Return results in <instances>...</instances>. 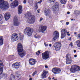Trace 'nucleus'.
<instances>
[{"label":"nucleus","mask_w":80,"mask_h":80,"mask_svg":"<svg viewBox=\"0 0 80 80\" xmlns=\"http://www.w3.org/2000/svg\"><path fill=\"white\" fill-rule=\"evenodd\" d=\"M17 49L18 51V54L20 57L22 58L26 54L25 52L23 49L22 45L20 43L18 44Z\"/></svg>","instance_id":"nucleus-1"},{"label":"nucleus","mask_w":80,"mask_h":80,"mask_svg":"<svg viewBox=\"0 0 80 80\" xmlns=\"http://www.w3.org/2000/svg\"><path fill=\"white\" fill-rule=\"evenodd\" d=\"M28 17L27 22L30 24H33L35 22V17L34 15H31L30 12L27 13V15H25Z\"/></svg>","instance_id":"nucleus-2"},{"label":"nucleus","mask_w":80,"mask_h":80,"mask_svg":"<svg viewBox=\"0 0 80 80\" xmlns=\"http://www.w3.org/2000/svg\"><path fill=\"white\" fill-rule=\"evenodd\" d=\"M10 7L8 3L7 2L3 1V0H0V8L3 10H5L6 9Z\"/></svg>","instance_id":"nucleus-3"},{"label":"nucleus","mask_w":80,"mask_h":80,"mask_svg":"<svg viewBox=\"0 0 80 80\" xmlns=\"http://www.w3.org/2000/svg\"><path fill=\"white\" fill-rule=\"evenodd\" d=\"M33 32V29L30 27H27L25 28L24 33L28 37L32 36Z\"/></svg>","instance_id":"nucleus-4"},{"label":"nucleus","mask_w":80,"mask_h":80,"mask_svg":"<svg viewBox=\"0 0 80 80\" xmlns=\"http://www.w3.org/2000/svg\"><path fill=\"white\" fill-rule=\"evenodd\" d=\"M80 67L77 65H73L71 66L70 68V71L71 73H74L76 72L80 71Z\"/></svg>","instance_id":"nucleus-5"},{"label":"nucleus","mask_w":80,"mask_h":80,"mask_svg":"<svg viewBox=\"0 0 80 80\" xmlns=\"http://www.w3.org/2000/svg\"><path fill=\"white\" fill-rule=\"evenodd\" d=\"M42 59L44 60H47V59H48V58L50 57L48 52L46 51L45 52L42 53Z\"/></svg>","instance_id":"nucleus-6"},{"label":"nucleus","mask_w":80,"mask_h":80,"mask_svg":"<svg viewBox=\"0 0 80 80\" xmlns=\"http://www.w3.org/2000/svg\"><path fill=\"white\" fill-rule=\"evenodd\" d=\"M66 63L67 64H70L72 63V60L70 55L69 54H68L66 56Z\"/></svg>","instance_id":"nucleus-7"},{"label":"nucleus","mask_w":80,"mask_h":80,"mask_svg":"<svg viewBox=\"0 0 80 80\" xmlns=\"http://www.w3.org/2000/svg\"><path fill=\"white\" fill-rule=\"evenodd\" d=\"M52 72H53L54 74L56 75V74H58L60 73L61 69L59 68H55L52 69Z\"/></svg>","instance_id":"nucleus-8"},{"label":"nucleus","mask_w":80,"mask_h":80,"mask_svg":"<svg viewBox=\"0 0 80 80\" xmlns=\"http://www.w3.org/2000/svg\"><path fill=\"white\" fill-rule=\"evenodd\" d=\"M66 30V29H62L61 30V38H63L65 37L66 35L67 34V31H65Z\"/></svg>","instance_id":"nucleus-9"},{"label":"nucleus","mask_w":80,"mask_h":80,"mask_svg":"<svg viewBox=\"0 0 80 80\" xmlns=\"http://www.w3.org/2000/svg\"><path fill=\"white\" fill-rule=\"evenodd\" d=\"M18 37L17 36V34L16 33L13 34L11 36V41L12 42H15L18 40Z\"/></svg>","instance_id":"nucleus-10"},{"label":"nucleus","mask_w":80,"mask_h":80,"mask_svg":"<svg viewBox=\"0 0 80 80\" xmlns=\"http://www.w3.org/2000/svg\"><path fill=\"white\" fill-rule=\"evenodd\" d=\"M53 36V41H55L56 39L59 37V33L57 31H55L54 32Z\"/></svg>","instance_id":"nucleus-11"},{"label":"nucleus","mask_w":80,"mask_h":80,"mask_svg":"<svg viewBox=\"0 0 80 80\" xmlns=\"http://www.w3.org/2000/svg\"><path fill=\"white\" fill-rule=\"evenodd\" d=\"M18 5V2L17 0H15L14 2L11 4V7L12 8H15Z\"/></svg>","instance_id":"nucleus-12"},{"label":"nucleus","mask_w":80,"mask_h":80,"mask_svg":"<svg viewBox=\"0 0 80 80\" xmlns=\"http://www.w3.org/2000/svg\"><path fill=\"white\" fill-rule=\"evenodd\" d=\"M52 8L53 11L58 10L59 9V5L58 2H56L55 4L52 6Z\"/></svg>","instance_id":"nucleus-13"},{"label":"nucleus","mask_w":80,"mask_h":80,"mask_svg":"<svg viewBox=\"0 0 80 80\" xmlns=\"http://www.w3.org/2000/svg\"><path fill=\"white\" fill-rule=\"evenodd\" d=\"M20 66V63L19 62H16L14 64H13L12 65V67L13 68L18 69Z\"/></svg>","instance_id":"nucleus-14"},{"label":"nucleus","mask_w":80,"mask_h":80,"mask_svg":"<svg viewBox=\"0 0 80 80\" xmlns=\"http://www.w3.org/2000/svg\"><path fill=\"white\" fill-rule=\"evenodd\" d=\"M46 30H47V27L45 26H40L39 29V30L41 31L42 33H44Z\"/></svg>","instance_id":"nucleus-15"},{"label":"nucleus","mask_w":80,"mask_h":80,"mask_svg":"<svg viewBox=\"0 0 80 80\" xmlns=\"http://www.w3.org/2000/svg\"><path fill=\"white\" fill-rule=\"evenodd\" d=\"M14 24L15 26H18L19 24H20V22H19L18 21V19L17 17H15L13 20Z\"/></svg>","instance_id":"nucleus-16"},{"label":"nucleus","mask_w":80,"mask_h":80,"mask_svg":"<svg viewBox=\"0 0 80 80\" xmlns=\"http://www.w3.org/2000/svg\"><path fill=\"white\" fill-rule=\"evenodd\" d=\"M3 65L2 63V61L0 60V75L2 74L3 73Z\"/></svg>","instance_id":"nucleus-17"},{"label":"nucleus","mask_w":80,"mask_h":80,"mask_svg":"<svg viewBox=\"0 0 80 80\" xmlns=\"http://www.w3.org/2000/svg\"><path fill=\"white\" fill-rule=\"evenodd\" d=\"M29 64L31 65H33L36 62L35 59H33L30 58L29 59Z\"/></svg>","instance_id":"nucleus-18"},{"label":"nucleus","mask_w":80,"mask_h":80,"mask_svg":"<svg viewBox=\"0 0 80 80\" xmlns=\"http://www.w3.org/2000/svg\"><path fill=\"white\" fill-rule=\"evenodd\" d=\"M5 18L6 20H8L10 18V14L9 13H7L4 15Z\"/></svg>","instance_id":"nucleus-19"},{"label":"nucleus","mask_w":80,"mask_h":80,"mask_svg":"<svg viewBox=\"0 0 80 80\" xmlns=\"http://www.w3.org/2000/svg\"><path fill=\"white\" fill-rule=\"evenodd\" d=\"M48 73V72L47 71L44 70L43 71V73H42V78H47V76H46V75H47V74Z\"/></svg>","instance_id":"nucleus-20"},{"label":"nucleus","mask_w":80,"mask_h":80,"mask_svg":"<svg viewBox=\"0 0 80 80\" xmlns=\"http://www.w3.org/2000/svg\"><path fill=\"white\" fill-rule=\"evenodd\" d=\"M22 6H19L18 8V14L20 15L22 13Z\"/></svg>","instance_id":"nucleus-21"},{"label":"nucleus","mask_w":80,"mask_h":80,"mask_svg":"<svg viewBox=\"0 0 80 80\" xmlns=\"http://www.w3.org/2000/svg\"><path fill=\"white\" fill-rule=\"evenodd\" d=\"M45 13L46 16H48L50 14V10L49 9H47L45 10Z\"/></svg>","instance_id":"nucleus-22"},{"label":"nucleus","mask_w":80,"mask_h":80,"mask_svg":"<svg viewBox=\"0 0 80 80\" xmlns=\"http://www.w3.org/2000/svg\"><path fill=\"white\" fill-rule=\"evenodd\" d=\"M54 47H61V43L59 42H56L54 44Z\"/></svg>","instance_id":"nucleus-23"},{"label":"nucleus","mask_w":80,"mask_h":80,"mask_svg":"<svg viewBox=\"0 0 80 80\" xmlns=\"http://www.w3.org/2000/svg\"><path fill=\"white\" fill-rule=\"evenodd\" d=\"M3 37H0V45H2V44H3Z\"/></svg>","instance_id":"nucleus-24"},{"label":"nucleus","mask_w":80,"mask_h":80,"mask_svg":"<svg viewBox=\"0 0 80 80\" xmlns=\"http://www.w3.org/2000/svg\"><path fill=\"white\" fill-rule=\"evenodd\" d=\"M41 2H42V1L40 0L39 2H38V3L36 2L35 3L36 6H35V8L36 9L38 8V5H37V4H38V3H40V4Z\"/></svg>","instance_id":"nucleus-25"},{"label":"nucleus","mask_w":80,"mask_h":80,"mask_svg":"<svg viewBox=\"0 0 80 80\" xmlns=\"http://www.w3.org/2000/svg\"><path fill=\"white\" fill-rule=\"evenodd\" d=\"M19 35L20 36V40H23L24 36L23 35V34H22V33H20Z\"/></svg>","instance_id":"nucleus-26"},{"label":"nucleus","mask_w":80,"mask_h":80,"mask_svg":"<svg viewBox=\"0 0 80 80\" xmlns=\"http://www.w3.org/2000/svg\"><path fill=\"white\" fill-rule=\"evenodd\" d=\"M80 13V11L78 10H75L74 11V14L77 15V14H79Z\"/></svg>","instance_id":"nucleus-27"},{"label":"nucleus","mask_w":80,"mask_h":80,"mask_svg":"<svg viewBox=\"0 0 80 80\" xmlns=\"http://www.w3.org/2000/svg\"><path fill=\"white\" fill-rule=\"evenodd\" d=\"M67 2V0H61L60 2L62 4H65L66 3V2Z\"/></svg>","instance_id":"nucleus-28"},{"label":"nucleus","mask_w":80,"mask_h":80,"mask_svg":"<svg viewBox=\"0 0 80 80\" xmlns=\"http://www.w3.org/2000/svg\"><path fill=\"white\" fill-rule=\"evenodd\" d=\"M34 37L36 38H40V36L38 35L37 34H35Z\"/></svg>","instance_id":"nucleus-29"},{"label":"nucleus","mask_w":80,"mask_h":80,"mask_svg":"<svg viewBox=\"0 0 80 80\" xmlns=\"http://www.w3.org/2000/svg\"><path fill=\"white\" fill-rule=\"evenodd\" d=\"M55 48V50H56V51H58L59 50H60V47H54Z\"/></svg>","instance_id":"nucleus-30"},{"label":"nucleus","mask_w":80,"mask_h":80,"mask_svg":"<svg viewBox=\"0 0 80 80\" xmlns=\"http://www.w3.org/2000/svg\"><path fill=\"white\" fill-rule=\"evenodd\" d=\"M76 42L77 44L78 47H80V41H77Z\"/></svg>","instance_id":"nucleus-31"},{"label":"nucleus","mask_w":80,"mask_h":80,"mask_svg":"<svg viewBox=\"0 0 80 80\" xmlns=\"http://www.w3.org/2000/svg\"><path fill=\"white\" fill-rule=\"evenodd\" d=\"M7 77V74H4L2 76V78H6Z\"/></svg>","instance_id":"nucleus-32"},{"label":"nucleus","mask_w":80,"mask_h":80,"mask_svg":"<svg viewBox=\"0 0 80 80\" xmlns=\"http://www.w3.org/2000/svg\"><path fill=\"white\" fill-rule=\"evenodd\" d=\"M15 76H13L11 78V79L9 80H15Z\"/></svg>","instance_id":"nucleus-33"},{"label":"nucleus","mask_w":80,"mask_h":80,"mask_svg":"<svg viewBox=\"0 0 80 80\" xmlns=\"http://www.w3.org/2000/svg\"><path fill=\"white\" fill-rule=\"evenodd\" d=\"M50 2H53V3H55V0H48Z\"/></svg>","instance_id":"nucleus-34"},{"label":"nucleus","mask_w":80,"mask_h":80,"mask_svg":"<svg viewBox=\"0 0 80 80\" xmlns=\"http://www.w3.org/2000/svg\"><path fill=\"white\" fill-rule=\"evenodd\" d=\"M36 54L37 55H38L39 56V54H40V51H38L37 52H36ZM39 53V54H38Z\"/></svg>","instance_id":"nucleus-35"},{"label":"nucleus","mask_w":80,"mask_h":80,"mask_svg":"<svg viewBox=\"0 0 80 80\" xmlns=\"http://www.w3.org/2000/svg\"><path fill=\"white\" fill-rule=\"evenodd\" d=\"M28 2L31 3H33V1L32 0H28Z\"/></svg>","instance_id":"nucleus-36"},{"label":"nucleus","mask_w":80,"mask_h":80,"mask_svg":"<svg viewBox=\"0 0 80 80\" xmlns=\"http://www.w3.org/2000/svg\"><path fill=\"white\" fill-rule=\"evenodd\" d=\"M3 18V16L1 15V14H0V21H1L2 20V18Z\"/></svg>","instance_id":"nucleus-37"},{"label":"nucleus","mask_w":80,"mask_h":80,"mask_svg":"<svg viewBox=\"0 0 80 80\" xmlns=\"http://www.w3.org/2000/svg\"><path fill=\"white\" fill-rule=\"evenodd\" d=\"M37 73V71H35V72H33V73L32 74V75L33 77H34L35 76V75Z\"/></svg>","instance_id":"nucleus-38"},{"label":"nucleus","mask_w":80,"mask_h":80,"mask_svg":"<svg viewBox=\"0 0 80 80\" xmlns=\"http://www.w3.org/2000/svg\"><path fill=\"white\" fill-rule=\"evenodd\" d=\"M44 44L45 47H48V44H47L46 43H44Z\"/></svg>","instance_id":"nucleus-39"},{"label":"nucleus","mask_w":80,"mask_h":80,"mask_svg":"<svg viewBox=\"0 0 80 80\" xmlns=\"http://www.w3.org/2000/svg\"><path fill=\"white\" fill-rule=\"evenodd\" d=\"M43 20V19L42 18H41L39 21L40 22H42V21Z\"/></svg>","instance_id":"nucleus-40"},{"label":"nucleus","mask_w":80,"mask_h":80,"mask_svg":"<svg viewBox=\"0 0 80 80\" xmlns=\"http://www.w3.org/2000/svg\"><path fill=\"white\" fill-rule=\"evenodd\" d=\"M67 35H68V36H70V34L69 33V32H67Z\"/></svg>","instance_id":"nucleus-41"},{"label":"nucleus","mask_w":80,"mask_h":80,"mask_svg":"<svg viewBox=\"0 0 80 80\" xmlns=\"http://www.w3.org/2000/svg\"><path fill=\"white\" fill-rule=\"evenodd\" d=\"M69 45H70L71 47H72L73 46V45H72V43L71 42L69 44Z\"/></svg>","instance_id":"nucleus-42"},{"label":"nucleus","mask_w":80,"mask_h":80,"mask_svg":"<svg viewBox=\"0 0 80 80\" xmlns=\"http://www.w3.org/2000/svg\"><path fill=\"white\" fill-rule=\"evenodd\" d=\"M66 24L67 25H68L69 24V22H66Z\"/></svg>","instance_id":"nucleus-43"},{"label":"nucleus","mask_w":80,"mask_h":80,"mask_svg":"<svg viewBox=\"0 0 80 80\" xmlns=\"http://www.w3.org/2000/svg\"><path fill=\"white\" fill-rule=\"evenodd\" d=\"M74 57L75 58H76L77 57V55H75Z\"/></svg>","instance_id":"nucleus-44"},{"label":"nucleus","mask_w":80,"mask_h":80,"mask_svg":"<svg viewBox=\"0 0 80 80\" xmlns=\"http://www.w3.org/2000/svg\"><path fill=\"white\" fill-rule=\"evenodd\" d=\"M23 3H26V0H24L23 1Z\"/></svg>","instance_id":"nucleus-45"},{"label":"nucleus","mask_w":80,"mask_h":80,"mask_svg":"<svg viewBox=\"0 0 80 80\" xmlns=\"http://www.w3.org/2000/svg\"><path fill=\"white\" fill-rule=\"evenodd\" d=\"M45 68H48V66H47L46 65L45 66Z\"/></svg>","instance_id":"nucleus-46"},{"label":"nucleus","mask_w":80,"mask_h":80,"mask_svg":"<svg viewBox=\"0 0 80 80\" xmlns=\"http://www.w3.org/2000/svg\"><path fill=\"white\" fill-rule=\"evenodd\" d=\"M67 14H68V15H69V14H70V12H67Z\"/></svg>","instance_id":"nucleus-47"},{"label":"nucleus","mask_w":80,"mask_h":80,"mask_svg":"<svg viewBox=\"0 0 80 80\" xmlns=\"http://www.w3.org/2000/svg\"><path fill=\"white\" fill-rule=\"evenodd\" d=\"M71 1L72 2H75V0H71Z\"/></svg>","instance_id":"nucleus-48"},{"label":"nucleus","mask_w":80,"mask_h":80,"mask_svg":"<svg viewBox=\"0 0 80 80\" xmlns=\"http://www.w3.org/2000/svg\"><path fill=\"white\" fill-rule=\"evenodd\" d=\"M68 9H71V8H70V6H69L68 7Z\"/></svg>","instance_id":"nucleus-49"},{"label":"nucleus","mask_w":80,"mask_h":80,"mask_svg":"<svg viewBox=\"0 0 80 80\" xmlns=\"http://www.w3.org/2000/svg\"><path fill=\"white\" fill-rule=\"evenodd\" d=\"M74 53H76V52H77V51L76 50H74Z\"/></svg>","instance_id":"nucleus-50"},{"label":"nucleus","mask_w":80,"mask_h":80,"mask_svg":"<svg viewBox=\"0 0 80 80\" xmlns=\"http://www.w3.org/2000/svg\"><path fill=\"white\" fill-rule=\"evenodd\" d=\"M74 34L76 35H77V32H74Z\"/></svg>","instance_id":"nucleus-51"},{"label":"nucleus","mask_w":80,"mask_h":80,"mask_svg":"<svg viewBox=\"0 0 80 80\" xmlns=\"http://www.w3.org/2000/svg\"><path fill=\"white\" fill-rule=\"evenodd\" d=\"M37 11H38V13H40V12H39V11H38V10H37Z\"/></svg>","instance_id":"nucleus-52"},{"label":"nucleus","mask_w":80,"mask_h":80,"mask_svg":"<svg viewBox=\"0 0 80 80\" xmlns=\"http://www.w3.org/2000/svg\"><path fill=\"white\" fill-rule=\"evenodd\" d=\"M49 47H51L52 46V44H49Z\"/></svg>","instance_id":"nucleus-53"},{"label":"nucleus","mask_w":80,"mask_h":80,"mask_svg":"<svg viewBox=\"0 0 80 80\" xmlns=\"http://www.w3.org/2000/svg\"><path fill=\"white\" fill-rule=\"evenodd\" d=\"M29 80H32V78H30L29 79Z\"/></svg>","instance_id":"nucleus-54"},{"label":"nucleus","mask_w":80,"mask_h":80,"mask_svg":"<svg viewBox=\"0 0 80 80\" xmlns=\"http://www.w3.org/2000/svg\"><path fill=\"white\" fill-rule=\"evenodd\" d=\"M71 21H72L73 20V19H71Z\"/></svg>","instance_id":"nucleus-55"},{"label":"nucleus","mask_w":80,"mask_h":80,"mask_svg":"<svg viewBox=\"0 0 80 80\" xmlns=\"http://www.w3.org/2000/svg\"><path fill=\"white\" fill-rule=\"evenodd\" d=\"M55 79V78L54 77H53L52 78V79Z\"/></svg>","instance_id":"nucleus-56"},{"label":"nucleus","mask_w":80,"mask_h":80,"mask_svg":"<svg viewBox=\"0 0 80 80\" xmlns=\"http://www.w3.org/2000/svg\"><path fill=\"white\" fill-rule=\"evenodd\" d=\"M11 2H12V0H10Z\"/></svg>","instance_id":"nucleus-57"},{"label":"nucleus","mask_w":80,"mask_h":80,"mask_svg":"<svg viewBox=\"0 0 80 80\" xmlns=\"http://www.w3.org/2000/svg\"><path fill=\"white\" fill-rule=\"evenodd\" d=\"M69 39H70V40H71V38H69Z\"/></svg>","instance_id":"nucleus-58"},{"label":"nucleus","mask_w":80,"mask_h":80,"mask_svg":"<svg viewBox=\"0 0 80 80\" xmlns=\"http://www.w3.org/2000/svg\"><path fill=\"white\" fill-rule=\"evenodd\" d=\"M54 80H57V79H54Z\"/></svg>","instance_id":"nucleus-59"},{"label":"nucleus","mask_w":80,"mask_h":80,"mask_svg":"<svg viewBox=\"0 0 80 80\" xmlns=\"http://www.w3.org/2000/svg\"><path fill=\"white\" fill-rule=\"evenodd\" d=\"M50 80H51V78H50Z\"/></svg>","instance_id":"nucleus-60"},{"label":"nucleus","mask_w":80,"mask_h":80,"mask_svg":"<svg viewBox=\"0 0 80 80\" xmlns=\"http://www.w3.org/2000/svg\"><path fill=\"white\" fill-rule=\"evenodd\" d=\"M50 78V77H49L48 78Z\"/></svg>","instance_id":"nucleus-61"},{"label":"nucleus","mask_w":80,"mask_h":80,"mask_svg":"<svg viewBox=\"0 0 80 80\" xmlns=\"http://www.w3.org/2000/svg\"><path fill=\"white\" fill-rule=\"evenodd\" d=\"M75 80H77L76 79H75Z\"/></svg>","instance_id":"nucleus-62"},{"label":"nucleus","mask_w":80,"mask_h":80,"mask_svg":"<svg viewBox=\"0 0 80 80\" xmlns=\"http://www.w3.org/2000/svg\"><path fill=\"white\" fill-rule=\"evenodd\" d=\"M63 6H64V5H63Z\"/></svg>","instance_id":"nucleus-63"}]
</instances>
